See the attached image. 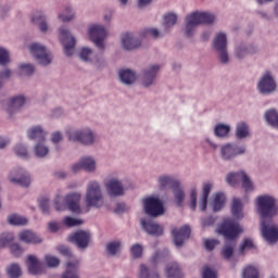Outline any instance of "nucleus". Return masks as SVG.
Instances as JSON below:
<instances>
[{"label":"nucleus","mask_w":278,"mask_h":278,"mask_svg":"<svg viewBox=\"0 0 278 278\" xmlns=\"http://www.w3.org/2000/svg\"><path fill=\"white\" fill-rule=\"evenodd\" d=\"M213 48L218 55L219 62L227 64L229 62V52H227V35L225 33H219L215 36Z\"/></svg>","instance_id":"9"},{"label":"nucleus","mask_w":278,"mask_h":278,"mask_svg":"<svg viewBox=\"0 0 278 278\" xmlns=\"http://www.w3.org/2000/svg\"><path fill=\"white\" fill-rule=\"evenodd\" d=\"M45 264H46V266H48V268H55V267L60 266V258H58L53 255H46Z\"/></svg>","instance_id":"49"},{"label":"nucleus","mask_w":278,"mask_h":278,"mask_svg":"<svg viewBox=\"0 0 278 278\" xmlns=\"http://www.w3.org/2000/svg\"><path fill=\"white\" fill-rule=\"evenodd\" d=\"M79 58L83 59L84 62H91V64H97V62H99V56H97V53L90 48H83Z\"/></svg>","instance_id":"29"},{"label":"nucleus","mask_w":278,"mask_h":278,"mask_svg":"<svg viewBox=\"0 0 278 278\" xmlns=\"http://www.w3.org/2000/svg\"><path fill=\"white\" fill-rule=\"evenodd\" d=\"M8 223L9 225H14V226L27 225V217L21 216L18 214H12V215H9Z\"/></svg>","instance_id":"39"},{"label":"nucleus","mask_w":278,"mask_h":278,"mask_svg":"<svg viewBox=\"0 0 278 278\" xmlns=\"http://www.w3.org/2000/svg\"><path fill=\"white\" fill-rule=\"evenodd\" d=\"M27 266L30 275H40L42 273V263L34 255L27 257Z\"/></svg>","instance_id":"27"},{"label":"nucleus","mask_w":278,"mask_h":278,"mask_svg":"<svg viewBox=\"0 0 278 278\" xmlns=\"http://www.w3.org/2000/svg\"><path fill=\"white\" fill-rule=\"evenodd\" d=\"M253 249V241L251 239H244L243 244L240 247V253H244V251H249Z\"/></svg>","instance_id":"61"},{"label":"nucleus","mask_w":278,"mask_h":278,"mask_svg":"<svg viewBox=\"0 0 278 278\" xmlns=\"http://www.w3.org/2000/svg\"><path fill=\"white\" fill-rule=\"evenodd\" d=\"M119 79L122 84L129 86L136 81V73H134L131 70H121Z\"/></svg>","instance_id":"31"},{"label":"nucleus","mask_w":278,"mask_h":278,"mask_svg":"<svg viewBox=\"0 0 278 278\" xmlns=\"http://www.w3.org/2000/svg\"><path fill=\"white\" fill-rule=\"evenodd\" d=\"M142 45V38L136 37L134 33H125L122 36V47L126 51H134V49H138Z\"/></svg>","instance_id":"18"},{"label":"nucleus","mask_w":278,"mask_h":278,"mask_svg":"<svg viewBox=\"0 0 278 278\" xmlns=\"http://www.w3.org/2000/svg\"><path fill=\"white\" fill-rule=\"evenodd\" d=\"M130 253L136 260H138V257H142V247L140 245V243L134 244L130 248Z\"/></svg>","instance_id":"57"},{"label":"nucleus","mask_w":278,"mask_h":278,"mask_svg":"<svg viewBox=\"0 0 278 278\" xmlns=\"http://www.w3.org/2000/svg\"><path fill=\"white\" fill-rule=\"evenodd\" d=\"M63 224L65 225V227H78V225H84V220L79 218L66 216L63 219Z\"/></svg>","instance_id":"47"},{"label":"nucleus","mask_w":278,"mask_h":278,"mask_svg":"<svg viewBox=\"0 0 278 278\" xmlns=\"http://www.w3.org/2000/svg\"><path fill=\"white\" fill-rule=\"evenodd\" d=\"M17 238L21 242H25V244H40L42 243V238L36 235V232L31 230H24L17 235Z\"/></svg>","instance_id":"23"},{"label":"nucleus","mask_w":278,"mask_h":278,"mask_svg":"<svg viewBox=\"0 0 278 278\" xmlns=\"http://www.w3.org/2000/svg\"><path fill=\"white\" fill-rule=\"evenodd\" d=\"M70 241L74 242L78 249H86L90 244V232L79 230L70 236Z\"/></svg>","instance_id":"21"},{"label":"nucleus","mask_w":278,"mask_h":278,"mask_svg":"<svg viewBox=\"0 0 278 278\" xmlns=\"http://www.w3.org/2000/svg\"><path fill=\"white\" fill-rule=\"evenodd\" d=\"M213 212H220L225 207V195L216 193L212 201Z\"/></svg>","instance_id":"33"},{"label":"nucleus","mask_w":278,"mask_h":278,"mask_svg":"<svg viewBox=\"0 0 278 278\" xmlns=\"http://www.w3.org/2000/svg\"><path fill=\"white\" fill-rule=\"evenodd\" d=\"M139 278H160V275L157 273H154V274L149 273V269L147 268V266L141 265Z\"/></svg>","instance_id":"50"},{"label":"nucleus","mask_w":278,"mask_h":278,"mask_svg":"<svg viewBox=\"0 0 278 278\" xmlns=\"http://www.w3.org/2000/svg\"><path fill=\"white\" fill-rule=\"evenodd\" d=\"M51 140H52L53 144H58V142H60L62 140V132H60V131L53 132L51 136Z\"/></svg>","instance_id":"64"},{"label":"nucleus","mask_w":278,"mask_h":278,"mask_svg":"<svg viewBox=\"0 0 278 278\" xmlns=\"http://www.w3.org/2000/svg\"><path fill=\"white\" fill-rule=\"evenodd\" d=\"M140 225L143 231H147L149 236H162V233H164V228L151 218H141Z\"/></svg>","instance_id":"20"},{"label":"nucleus","mask_w":278,"mask_h":278,"mask_svg":"<svg viewBox=\"0 0 278 278\" xmlns=\"http://www.w3.org/2000/svg\"><path fill=\"white\" fill-rule=\"evenodd\" d=\"M7 64H10V52L0 47V66H5Z\"/></svg>","instance_id":"51"},{"label":"nucleus","mask_w":278,"mask_h":278,"mask_svg":"<svg viewBox=\"0 0 278 278\" xmlns=\"http://www.w3.org/2000/svg\"><path fill=\"white\" fill-rule=\"evenodd\" d=\"M142 38H160V30L156 28H148L141 35V40Z\"/></svg>","instance_id":"52"},{"label":"nucleus","mask_w":278,"mask_h":278,"mask_svg":"<svg viewBox=\"0 0 278 278\" xmlns=\"http://www.w3.org/2000/svg\"><path fill=\"white\" fill-rule=\"evenodd\" d=\"M26 101L27 100L25 99V96H16V97L10 98L8 100V106H7L8 113L12 114V112H16L21 110L23 105H25Z\"/></svg>","instance_id":"24"},{"label":"nucleus","mask_w":278,"mask_h":278,"mask_svg":"<svg viewBox=\"0 0 278 278\" xmlns=\"http://www.w3.org/2000/svg\"><path fill=\"white\" fill-rule=\"evenodd\" d=\"M173 184H177V181L172 176L163 175V176L159 177L160 188H170V186H173Z\"/></svg>","instance_id":"44"},{"label":"nucleus","mask_w":278,"mask_h":278,"mask_svg":"<svg viewBox=\"0 0 278 278\" xmlns=\"http://www.w3.org/2000/svg\"><path fill=\"white\" fill-rule=\"evenodd\" d=\"M214 21H216V16L210 12L195 11L188 14L185 18V34L188 38H192L199 25H212Z\"/></svg>","instance_id":"3"},{"label":"nucleus","mask_w":278,"mask_h":278,"mask_svg":"<svg viewBox=\"0 0 278 278\" xmlns=\"http://www.w3.org/2000/svg\"><path fill=\"white\" fill-rule=\"evenodd\" d=\"M29 51L34 58H36L37 62L41 64V66H47L53 60L51 56V52L47 51L45 46L40 43H33L29 47Z\"/></svg>","instance_id":"10"},{"label":"nucleus","mask_w":278,"mask_h":278,"mask_svg":"<svg viewBox=\"0 0 278 278\" xmlns=\"http://www.w3.org/2000/svg\"><path fill=\"white\" fill-rule=\"evenodd\" d=\"M163 20L165 29H170V27H174L175 23H177V14L167 13L164 15Z\"/></svg>","instance_id":"42"},{"label":"nucleus","mask_w":278,"mask_h":278,"mask_svg":"<svg viewBox=\"0 0 278 278\" xmlns=\"http://www.w3.org/2000/svg\"><path fill=\"white\" fill-rule=\"evenodd\" d=\"M257 213L262 218L261 233L268 244L278 242V227L266 220L277 216V200L270 194H262L256 198Z\"/></svg>","instance_id":"1"},{"label":"nucleus","mask_w":278,"mask_h":278,"mask_svg":"<svg viewBox=\"0 0 278 278\" xmlns=\"http://www.w3.org/2000/svg\"><path fill=\"white\" fill-rule=\"evenodd\" d=\"M172 236L174 238V243L176 247H182L184 241L190 238V226H184L179 229L174 228L172 230Z\"/></svg>","instance_id":"22"},{"label":"nucleus","mask_w":278,"mask_h":278,"mask_svg":"<svg viewBox=\"0 0 278 278\" xmlns=\"http://www.w3.org/2000/svg\"><path fill=\"white\" fill-rule=\"evenodd\" d=\"M39 207L43 214H49V198H41L39 200Z\"/></svg>","instance_id":"59"},{"label":"nucleus","mask_w":278,"mask_h":278,"mask_svg":"<svg viewBox=\"0 0 278 278\" xmlns=\"http://www.w3.org/2000/svg\"><path fill=\"white\" fill-rule=\"evenodd\" d=\"M73 173L85 170L86 173H94L97 170V161L92 156H83L71 167Z\"/></svg>","instance_id":"12"},{"label":"nucleus","mask_w":278,"mask_h":278,"mask_svg":"<svg viewBox=\"0 0 278 278\" xmlns=\"http://www.w3.org/2000/svg\"><path fill=\"white\" fill-rule=\"evenodd\" d=\"M230 129L229 125L218 124L214 128V134L217 138H225V136L229 134Z\"/></svg>","instance_id":"40"},{"label":"nucleus","mask_w":278,"mask_h":278,"mask_svg":"<svg viewBox=\"0 0 278 278\" xmlns=\"http://www.w3.org/2000/svg\"><path fill=\"white\" fill-rule=\"evenodd\" d=\"M105 36H108V31L102 25L94 24L89 27V38L92 40L96 47H98V49H105V45L103 43Z\"/></svg>","instance_id":"11"},{"label":"nucleus","mask_w":278,"mask_h":278,"mask_svg":"<svg viewBox=\"0 0 278 278\" xmlns=\"http://www.w3.org/2000/svg\"><path fill=\"white\" fill-rule=\"evenodd\" d=\"M79 201H81V193H68L64 198V203H60V197H56L54 200V207L56 212H64L65 210H70V212H74L75 214H81Z\"/></svg>","instance_id":"5"},{"label":"nucleus","mask_w":278,"mask_h":278,"mask_svg":"<svg viewBox=\"0 0 278 278\" xmlns=\"http://www.w3.org/2000/svg\"><path fill=\"white\" fill-rule=\"evenodd\" d=\"M66 137L70 142H80L86 147H91L97 141V136L90 128L70 129L66 131Z\"/></svg>","instance_id":"6"},{"label":"nucleus","mask_w":278,"mask_h":278,"mask_svg":"<svg viewBox=\"0 0 278 278\" xmlns=\"http://www.w3.org/2000/svg\"><path fill=\"white\" fill-rule=\"evenodd\" d=\"M9 179L11 184H17V186H24L25 188H27V186L31 184V178L29 177V174H27V172H25V169L21 167L11 170Z\"/></svg>","instance_id":"16"},{"label":"nucleus","mask_w":278,"mask_h":278,"mask_svg":"<svg viewBox=\"0 0 278 278\" xmlns=\"http://www.w3.org/2000/svg\"><path fill=\"white\" fill-rule=\"evenodd\" d=\"M142 203L148 216L156 218V216H162L164 214V202H162L159 197L150 195L144 198Z\"/></svg>","instance_id":"7"},{"label":"nucleus","mask_w":278,"mask_h":278,"mask_svg":"<svg viewBox=\"0 0 278 278\" xmlns=\"http://www.w3.org/2000/svg\"><path fill=\"white\" fill-rule=\"evenodd\" d=\"M31 22L35 25H38L40 31L45 33L49 30V26L47 25V21L45 20V14H42V11H35L31 16Z\"/></svg>","instance_id":"28"},{"label":"nucleus","mask_w":278,"mask_h":278,"mask_svg":"<svg viewBox=\"0 0 278 278\" xmlns=\"http://www.w3.org/2000/svg\"><path fill=\"white\" fill-rule=\"evenodd\" d=\"M250 53H251V49L244 45L238 46L235 51V55L237 60H244V58H247V55H249Z\"/></svg>","instance_id":"41"},{"label":"nucleus","mask_w":278,"mask_h":278,"mask_svg":"<svg viewBox=\"0 0 278 278\" xmlns=\"http://www.w3.org/2000/svg\"><path fill=\"white\" fill-rule=\"evenodd\" d=\"M233 153H235V157L236 155H244V153H247V147L244 146H233Z\"/></svg>","instance_id":"62"},{"label":"nucleus","mask_w":278,"mask_h":278,"mask_svg":"<svg viewBox=\"0 0 278 278\" xmlns=\"http://www.w3.org/2000/svg\"><path fill=\"white\" fill-rule=\"evenodd\" d=\"M27 138L29 140H38L39 142H45V138H47V131H45L42 126H33L27 130Z\"/></svg>","instance_id":"25"},{"label":"nucleus","mask_w":278,"mask_h":278,"mask_svg":"<svg viewBox=\"0 0 278 278\" xmlns=\"http://www.w3.org/2000/svg\"><path fill=\"white\" fill-rule=\"evenodd\" d=\"M218 244H220V241L216 240V239H206L204 240V247L206 251H214V249L216 247H218Z\"/></svg>","instance_id":"56"},{"label":"nucleus","mask_w":278,"mask_h":278,"mask_svg":"<svg viewBox=\"0 0 278 278\" xmlns=\"http://www.w3.org/2000/svg\"><path fill=\"white\" fill-rule=\"evenodd\" d=\"M217 233L224 237L225 245L222 250L224 260H231L233 249H236V240L242 233V227L236 219L225 218L217 227Z\"/></svg>","instance_id":"2"},{"label":"nucleus","mask_w":278,"mask_h":278,"mask_svg":"<svg viewBox=\"0 0 278 278\" xmlns=\"http://www.w3.org/2000/svg\"><path fill=\"white\" fill-rule=\"evenodd\" d=\"M242 278H260V271L254 266H247L243 269Z\"/></svg>","instance_id":"45"},{"label":"nucleus","mask_w":278,"mask_h":278,"mask_svg":"<svg viewBox=\"0 0 278 278\" xmlns=\"http://www.w3.org/2000/svg\"><path fill=\"white\" fill-rule=\"evenodd\" d=\"M60 31V40L64 48L65 55H73L75 51V37L71 36V33H68V29L66 27H61L59 29Z\"/></svg>","instance_id":"17"},{"label":"nucleus","mask_w":278,"mask_h":278,"mask_svg":"<svg viewBox=\"0 0 278 278\" xmlns=\"http://www.w3.org/2000/svg\"><path fill=\"white\" fill-rule=\"evenodd\" d=\"M85 201L87 207H103L105 200L103 199V191H101V185L97 180H91L88 182Z\"/></svg>","instance_id":"4"},{"label":"nucleus","mask_w":278,"mask_h":278,"mask_svg":"<svg viewBox=\"0 0 278 278\" xmlns=\"http://www.w3.org/2000/svg\"><path fill=\"white\" fill-rule=\"evenodd\" d=\"M190 207L192 211L197 210V188H192L190 191Z\"/></svg>","instance_id":"60"},{"label":"nucleus","mask_w":278,"mask_h":278,"mask_svg":"<svg viewBox=\"0 0 278 278\" xmlns=\"http://www.w3.org/2000/svg\"><path fill=\"white\" fill-rule=\"evenodd\" d=\"M109 255H116L121 251V241H112L106 244Z\"/></svg>","instance_id":"48"},{"label":"nucleus","mask_w":278,"mask_h":278,"mask_svg":"<svg viewBox=\"0 0 278 278\" xmlns=\"http://www.w3.org/2000/svg\"><path fill=\"white\" fill-rule=\"evenodd\" d=\"M104 186L110 197H123L125 194V187L116 177L109 176L104 181Z\"/></svg>","instance_id":"15"},{"label":"nucleus","mask_w":278,"mask_h":278,"mask_svg":"<svg viewBox=\"0 0 278 278\" xmlns=\"http://www.w3.org/2000/svg\"><path fill=\"white\" fill-rule=\"evenodd\" d=\"M202 147L206 148V149H213L215 150L218 146L216 143H214L213 141H211L210 138H206L203 142H202Z\"/></svg>","instance_id":"63"},{"label":"nucleus","mask_w":278,"mask_h":278,"mask_svg":"<svg viewBox=\"0 0 278 278\" xmlns=\"http://www.w3.org/2000/svg\"><path fill=\"white\" fill-rule=\"evenodd\" d=\"M249 136H251V130L249 128V124H247L244 122H239L237 124V128H236V137L239 140H243V138H249Z\"/></svg>","instance_id":"30"},{"label":"nucleus","mask_w":278,"mask_h":278,"mask_svg":"<svg viewBox=\"0 0 278 278\" xmlns=\"http://www.w3.org/2000/svg\"><path fill=\"white\" fill-rule=\"evenodd\" d=\"M174 197L177 205H182L184 199H186V193L184 190L177 188L174 190Z\"/></svg>","instance_id":"55"},{"label":"nucleus","mask_w":278,"mask_h":278,"mask_svg":"<svg viewBox=\"0 0 278 278\" xmlns=\"http://www.w3.org/2000/svg\"><path fill=\"white\" fill-rule=\"evenodd\" d=\"M257 90L261 94H270V92H275L277 90V84L275 83V78L270 75V72L265 73L258 84Z\"/></svg>","instance_id":"14"},{"label":"nucleus","mask_w":278,"mask_h":278,"mask_svg":"<svg viewBox=\"0 0 278 278\" xmlns=\"http://www.w3.org/2000/svg\"><path fill=\"white\" fill-rule=\"evenodd\" d=\"M165 275L167 278H184L181 274V269H179V265L177 263H173L165 270Z\"/></svg>","instance_id":"32"},{"label":"nucleus","mask_w":278,"mask_h":278,"mask_svg":"<svg viewBox=\"0 0 278 278\" xmlns=\"http://www.w3.org/2000/svg\"><path fill=\"white\" fill-rule=\"evenodd\" d=\"M202 278H218L216 270L212 269L210 266H204L202 270Z\"/></svg>","instance_id":"53"},{"label":"nucleus","mask_w":278,"mask_h":278,"mask_svg":"<svg viewBox=\"0 0 278 278\" xmlns=\"http://www.w3.org/2000/svg\"><path fill=\"white\" fill-rule=\"evenodd\" d=\"M226 181L232 188L238 186V182H241V186L245 192H253V181L249 178L244 172L230 173L226 176Z\"/></svg>","instance_id":"8"},{"label":"nucleus","mask_w":278,"mask_h":278,"mask_svg":"<svg viewBox=\"0 0 278 278\" xmlns=\"http://www.w3.org/2000/svg\"><path fill=\"white\" fill-rule=\"evenodd\" d=\"M157 73H160V65L154 64L150 65L148 68L143 71L141 84L146 88H149V86H153L155 83V77H157Z\"/></svg>","instance_id":"19"},{"label":"nucleus","mask_w":278,"mask_h":278,"mask_svg":"<svg viewBox=\"0 0 278 278\" xmlns=\"http://www.w3.org/2000/svg\"><path fill=\"white\" fill-rule=\"evenodd\" d=\"M264 118L268 125L278 129V113L274 109L266 111Z\"/></svg>","instance_id":"35"},{"label":"nucleus","mask_w":278,"mask_h":278,"mask_svg":"<svg viewBox=\"0 0 278 278\" xmlns=\"http://www.w3.org/2000/svg\"><path fill=\"white\" fill-rule=\"evenodd\" d=\"M75 18V12L71 7H66L63 11L59 14V21L63 23H68Z\"/></svg>","instance_id":"38"},{"label":"nucleus","mask_w":278,"mask_h":278,"mask_svg":"<svg viewBox=\"0 0 278 278\" xmlns=\"http://www.w3.org/2000/svg\"><path fill=\"white\" fill-rule=\"evenodd\" d=\"M212 188H214V184L210 181L203 182L202 198L200 200L201 212H205V210H207V199H210V192H212Z\"/></svg>","instance_id":"26"},{"label":"nucleus","mask_w":278,"mask_h":278,"mask_svg":"<svg viewBox=\"0 0 278 278\" xmlns=\"http://www.w3.org/2000/svg\"><path fill=\"white\" fill-rule=\"evenodd\" d=\"M35 155L36 157H47L49 155V147L45 146V143H37L35 146Z\"/></svg>","instance_id":"46"},{"label":"nucleus","mask_w":278,"mask_h":278,"mask_svg":"<svg viewBox=\"0 0 278 278\" xmlns=\"http://www.w3.org/2000/svg\"><path fill=\"white\" fill-rule=\"evenodd\" d=\"M14 152L16 155H18V157H23V159H27L28 157V153H27V148H25V146L18 144L15 147Z\"/></svg>","instance_id":"58"},{"label":"nucleus","mask_w":278,"mask_h":278,"mask_svg":"<svg viewBox=\"0 0 278 278\" xmlns=\"http://www.w3.org/2000/svg\"><path fill=\"white\" fill-rule=\"evenodd\" d=\"M220 157L224 160H233L236 153L233 152V144H225L220 148Z\"/></svg>","instance_id":"37"},{"label":"nucleus","mask_w":278,"mask_h":278,"mask_svg":"<svg viewBox=\"0 0 278 278\" xmlns=\"http://www.w3.org/2000/svg\"><path fill=\"white\" fill-rule=\"evenodd\" d=\"M7 275H9L10 278H18L23 275V271L21 270V266H18V264H12L7 268Z\"/></svg>","instance_id":"43"},{"label":"nucleus","mask_w":278,"mask_h":278,"mask_svg":"<svg viewBox=\"0 0 278 278\" xmlns=\"http://www.w3.org/2000/svg\"><path fill=\"white\" fill-rule=\"evenodd\" d=\"M34 71H36V68L31 64H21L20 65L21 75H34Z\"/></svg>","instance_id":"54"},{"label":"nucleus","mask_w":278,"mask_h":278,"mask_svg":"<svg viewBox=\"0 0 278 278\" xmlns=\"http://www.w3.org/2000/svg\"><path fill=\"white\" fill-rule=\"evenodd\" d=\"M14 242V233L12 232H4L0 236V249H3L5 247H10V251L12 255L15 257H18L23 255V248L18 243H12Z\"/></svg>","instance_id":"13"},{"label":"nucleus","mask_w":278,"mask_h":278,"mask_svg":"<svg viewBox=\"0 0 278 278\" xmlns=\"http://www.w3.org/2000/svg\"><path fill=\"white\" fill-rule=\"evenodd\" d=\"M231 214L235 218L244 217V214L242 213V201H240L238 198L232 200Z\"/></svg>","instance_id":"34"},{"label":"nucleus","mask_w":278,"mask_h":278,"mask_svg":"<svg viewBox=\"0 0 278 278\" xmlns=\"http://www.w3.org/2000/svg\"><path fill=\"white\" fill-rule=\"evenodd\" d=\"M61 278H79L77 273V263H67L66 270Z\"/></svg>","instance_id":"36"}]
</instances>
